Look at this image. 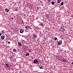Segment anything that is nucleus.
I'll return each mask as SVG.
<instances>
[{
  "mask_svg": "<svg viewBox=\"0 0 73 73\" xmlns=\"http://www.w3.org/2000/svg\"><path fill=\"white\" fill-rule=\"evenodd\" d=\"M60 31L61 32H64L65 31V29L63 27H61L59 29Z\"/></svg>",
  "mask_w": 73,
  "mask_h": 73,
  "instance_id": "f257e3e1",
  "label": "nucleus"
},
{
  "mask_svg": "<svg viewBox=\"0 0 73 73\" xmlns=\"http://www.w3.org/2000/svg\"><path fill=\"white\" fill-rule=\"evenodd\" d=\"M38 60L37 59H35L34 60L33 62V63H34V64H38Z\"/></svg>",
  "mask_w": 73,
  "mask_h": 73,
  "instance_id": "f03ea898",
  "label": "nucleus"
},
{
  "mask_svg": "<svg viewBox=\"0 0 73 73\" xmlns=\"http://www.w3.org/2000/svg\"><path fill=\"white\" fill-rule=\"evenodd\" d=\"M33 37L34 39H36L37 37V35L35 34H33Z\"/></svg>",
  "mask_w": 73,
  "mask_h": 73,
  "instance_id": "7ed1b4c3",
  "label": "nucleus"
},
{
  "mask_svg": "<svg viewBox=\"0 0 73 73\" xmlns=\"http://www.w3.org/2000/svg\"><path fill=\"white\" fill-rule=\"evenodd\" d=\"M62 40H60L58 42V45H61V44H62Z\"/></svg>",
  "mask_w": 73,
  "mask_h": 73,
  "instance_id": "20e7f679",
  "label": "nucleus"
},
{
  "mask_svg": "<svg viewBox=\"0 0 73 73\" xmlns=\"http://www.w3.org/2000/svg\"><path fill=\"white\" fill-rule=\"evenodd\" d=\"M20 32L21 33H23L24 32V30L21 29L20 31Z\"/></svg>",
  "mask_w": 73,
  "mask_h": 73,
  "instance_id": "39448f33",
  "label": "nucleus"
},
{
  "mask_svg": "<svg viewBox=\"0 0 73 73\" xmlns=\"http://www.w3.org/2000/svg\"><path fill=\"white\" fill-rule=\"evenodd\" d=\"M5 38V36L3 35H2L1 36V39H2L3 40H4Z\"/></svg>",
  "mask_w": 73,
  "mask_h": 73,
  "instance_id": "423d86ee",
  "label": "nucleus"
},
{
  "mask_svg": "<svg viewBox=\"0 0 73 73\" xmlns=\"http://www.w3.org/2000/svg\"><path fill=\"white\" fill-rule=\"evenodd\" d=\"M5 11L6 12H9V9H5Z\"/></svg>",
  "mask_w": 73,
  "mask_h": 73,
  "instance_id": "0eeeda50",
  "label": "nucleus"
},
{
  "mask_svg": "<svg viewBox=\"0 0 73 73\" xmlns=\"http://www.w3.org/2000/svg\"><path fill=\"white\" fill-rule=\"evenodd\" d=\"M18 44L20 46H21V42H19L18 43Z\"/></svg>",
  "mask_w": 73,
  "mask_h": 73,
  "instance_id": "6e6552de",
  "label": "nucleus"
},
{
  "mask_svg": "<svg viewBox=\"0 0 73 73\" xmlns=\"http://www.w3.org/2000/svg\"><path fill=\"white\" fill-rule=\"evenodd\" d=\"M61 0H58L57 1V2L58 3H60L61 2Z\"/></svg>",
  "mask_w": 73,
  "mask_h": 73,
  "instance_id": "1a4fd4ad",
  "label": "nucleus"
},
{
  "mask_svg": "<svg viewBox=\"0 0 73 73\" xmlns=\"http://www.w3.org/2000/svg\"><path fill=\"white\" fill-rule=\"evenodd\" d=\"M51 3L52 5H54V4H55V2H54V1H52Z\"/></svg>",
  "mask_w": 73,
  "mask_h": 73,
  "instance_id": "9d476101",
  "label": "nucleus"
},
{
  "mask_svg": "<svg viewBox=\"0 0 73 73\" xmlns=\"http://www.w3.org/2000/svg\"><path fill=\"white\" fill-rule=\"evenodd\" d=\"M25 27L26 29H28V28H29V26L28 25H26Z\"/></svg>",
  "mask_w": 73,
  "mask_h": 73,
  "instance_id": "9b49d317",
  "label": "nucleus"
},
{
  "mask_svg": "<svg viewBox=\"0 0 73 73\" xmlns=\"http://www.w3.org/2000/svg\"><path fill=\"white\" fill-rule=\"evenodd\" d=\"M13 50L14 52H16L17 51L16 49H13Z\"/></svg>",
  "mask_w": 73,
  "mask_h": 73,
  "instance_id": "f8f14e48",
  "label": "nucleus"
},
{
  "mask_svg": "<svg viewBox=\"0 0 73 73\" xmlns=\"http://www.w3.org/2000/svg\"><path fill=\"white\" fill-rule=\"evenodd\" d=\"M64 5V2H62L61 3L60 5H61V6H62V5Z\"/></svg>",
  "mask_w": 73,
  "mask_h": 73,
  "instance_id": "ddd939ff",
  "label": "nucleus"
},
{
  "mask_svg": "<svg viewBox=\"0 0 73 73\" xmlns=\"http://www.w3.org/2000/svg\"><path fill=\"white\" fill-rule=\"evenodd\" d=\"M29 53H27L26 54V56H29Z\"/></svg>",
  "mask_w": 73,
  "mask_h": 73,
  "instance_id": "4468645a",
  "label": "nucleus"
},
{
  "mask_svg": "<svg viewBox=\"0 0 73 73\" xmlns=\"http://www.w3.org/2000/svg\"><path fill=\"white\" fill-rule=\"evenodd\" d=\"M6 66H7V67H8V68H9V66H8V64H6Z\"/></svg>",
  "mask_w": 73,
  "mask_h": 73,
  "instance_id": "2eb2a0df",
  "label": "nucleus"
},
{
  "mask_svg": "<svg viewBox=\"0 0 73 73\" xmlns=\"http://www.w3.org/2000/svg\"><path fill=\"white\" fill-rule=\"evenodd\" d=\"M48 2L49 3H51V2H50V0H48Z\"/></svg>",
  "mask_w": 73,
  "mask_h": 73,
  "instance_id": "dca6fc26",
  "label": "nucleus"
},
{
  "mask_svg": "<svg viewBox=\"0 0 73 73\" xmlns=\"http://www.w3.org/2000/svg\"><path fill=\"white\" fill-rule=\"evenodd\" d=\"M62 60L63 61H64V62H66V60H65V59H62Z\"/></svg>",
  "mask_w": 73,
  "mask_h": 73,
  "instance_id": "f3484780",
  "label": "nucleus"
},
{
  "mask_svg": "<svg viewBox=\"0 0 73 73\" xmlns=\"http://www.w3.org/2000/svg\"><path fill=\"white\" fill-rule=\"evenodd\" d=\"M40 69H43V67H39Z\"/></svg>",
  "mask_w": 73,
  "mask_h": 73,
  "instance_id": "a211bd4d",
  "label": "nucleus"
},
{
  "mask_svg": "<svg viewBox=\"0 0 73 73\" xmlns=\"http://www.w3.org/2000/svg\"><path fill=\"white\" fill-rule=\"evenodd\" d=\"M44 25V24L42 23H40V26H43Z\"/></svg>",
  "mask_w": 73,
  "mask_h": 73,
  "instance_id": "6ab92c4d",
  "label": "nucleus"
},
{
  "mask_svg": "<svg viewBox=\"0 0 73 73\" xmlns=\"http://www.w3.org/2000/svg\"><path fill=\"white\" fill-rule=\"evenodd\" d=\"M46 17H47V18H48V17H49V15H46Z\"/></svg>",
  "mask_w": 73,
  "mask_h": 73,
  "instance_id": "aec40b11",
  "label": "nucleus"
},
{
  "mask_svg": "<svg viewBox=\"0 0 73 73\" xmlns=\"http://www.w3.org/2000/svg\"><path fill=\"white\" fill-rule=\"evenodd\" d=\"M15 11H18V9H15Z\"/></svg>",
  "mask_w": 73,
  "mask_h": 73,
  "instance_id": "412c9836",
  "label": "nucleus"
},
{
  "mask_svg": "<svg viewBox=\"0 0 73 73\" xmlns=\"http://www.w3.org/2000/svg\"><path fill=\"white\" fill-rule=\"evenodd\" d=\"M28 50L29 52H31V50Z\"/></svg>",
  "mask_w": 73,
  "mask_h": 73,
  "instance_id": "4be33fe9",
  "label": "nucleus"
},
{
  "mask_svg": "<svg viewBox=\"0 0 73 73\" xmlns=\"http://www.w3.org/2000/svg\"><path fill=\"white\" fill-rule=\"evenodd\" d=\"M8 44H11V42L9 41L8 42Z\"/></svg>",
  "mask_w": 73,
  "mask_h": 73,
  "instance_id": "5701e85b",
  "label": "nucleus"
},
{
  "mask_svg": "<svg viewBox=\"0 0 73 73\" xmlns=\"http://www.w3.org/2000/svg\"><path fill=\"white\" fill-rule=\"evenodd\" d=\"M57 39V38L56 37H55L54 40H56Z\"/></svg>",
  "mask_w": 73,
  "mask_h": 73,
  "instance_id": "b1692460",
  "label": "nucleus"
},
{
  "mask_svg": "<svg viewBox=\"0 0 73 73\" xmlns=\"http://www.w3.org/2000/svg\"><path fill=\"white\" fill-rule=\"evenodd\" d=\"M1 36V33H0V36Z\"/></svg>",
  "mask_w": 73,
  "mask_h": 73,
  "instance_id": "393cba45",
  "label": "nucleus"
},
{
  "mask_svg": "<svg viewBox=\"0 0 73 73\" xmlns=\"http://www.w3.org/2000/svg\"><path fill=\"white\" fill-rule=\"evenodd\" d=\"M71 64H72V65H73V62H72L71 63Z\"/></svg>",
  "mask_w": 73,
  "mask_h": 73,
  "instance_id": "a878e982",
  "label": "nucleus"
},
{
  "mask_svg": "<svg viewBox=\"0 0 73 73\" xmlns=\"http://www.w3.org/2000/svg\"><path fill=\"white\" fill-rule=\"evenodd\" d=\"M11 19H13V17H11Z\"/></svg>",
  "mask_w": 73,
  "mask_h": 73,
  "instance_id": "bb28decb",
  "label": "nucleus"
},
{
  "mask_svg": "<svg viewBox=\"0 0 73 73\" xmlns=\"http://www.w3.org/2000/svg\"><path fill=\"white\" fill-rule=\"evenodd\" d=\"M19 73H21V72H19Z\"/></svg>",
  "mask_w": 73,
  "mask_h": 73,
  "instance_id": "cd10ccee",
  "label": "nucleus"
},
{
  "mask_svg": "<svg viewBox=\"0 0 73 73\" xmlns=\"http://www.w3.org/2000/svg\"><path fill=\"white\" fill-rule=\"evenodd\" d=\"M29 28H30L31 29V27H30H30H29Z\"/></svg>",
  "mask_w": 73,
  "mask_h": 73,
  "instance_id": "c85d7f7f",
  "label": "nucleus"
},
{
  "mask_svg": "<svg viewBox=\"0 0 73 73\" xmlns=\"http://www.w3.org/2000/svg\"><path fill=\"white\" fill-rule=\"evenodd\" d=\"M72 17H73V15H72Z\"/></svg>",
  "mask_w": 73,
  "mask_h": 73,
  "instance_id": "c756f323",
  "label": "nucleus"
},
{
  "mask_svg": "<svg viewBox=\"0 0 73 73\" xmlns=\"http://www.w3.org/2000/svg\"><path fill=\"white\" fill-rule=\"evenodd\" d=\"M72 12L73 13V11H72Z\"/></svg>",
  "mask_w": 73,
  "mask_h": 73,
  "instance_id": "7c9ffc66",
  "label": "nucleus"
},
{
  "mask_svg": "<svg viewBox=\"0 0 73 73\" xmlns=\"http://www.w3.org/2000/svg\"><path fill=\"white\" fill-rule=\"evenodd\" d=\"M25 41V40H23V41Z\"/></svg>",
  "mask_w": 73,
  "mask_h": 73,
  "instance_id": "2f4dec72",
  "label": "nucleus"
},
{
  "mask_svg": "<svg viewBox=\"0 0 73 73\" xmlns=\"http://www.w3.org/2000/svg\"><path fill=\"white\" fill-rule=\"evenodd\" d=\"M37 8H38V7H37Z\"/></svg>",
  "mask_w": 73,
  "mask_h": 73,
  "instance_id": "473e14b6",
  "label": "nucleus"
},
{
  "mask_svg": "<svg viewBox=\"0 0 73 73\" xmlns=\"http://www.w3.org/2000/svg\"><path fill=\"white\" fill-rule=\"evenodd\" d=\"M0 64H1V63L0 62Z\"/></svg>",
  "mask_w": 73,
  "mask_h": 73,
  "instance_id": "72a5a7b5",
  "label": "nucleus"
}]
</instances>
